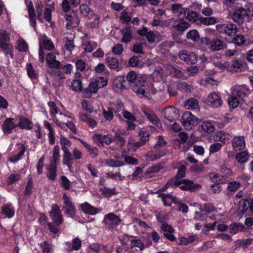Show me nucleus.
<instances>
[{
	"mask_svg": "<svg viewBox=\"0 0 253 253\" xmlns=\"http://www.w3.org/2000/svg\"><path fill=\"white\" fill-rule=\"evenodd\" d=\"M200 122L190 112L188 111L183 113L181 118L182 124L187 130L191 129L193 126L198 125Z\"/></svg>",
	"mask_w": 253,
	"mask_h": 253,
	"instance_id": "1",
	"label": "nucleus"
},
{
	"mask_svg": "<svg viewBox=\"0 0 253 253\" xmlns=\"http://www.w3.org/2000/svg\"><path fill=\"white\" fill-rule=\"evenodd\" d=\"M202 42L212 51L221 50L226 48V43L217 38L210 41L208 38H204L202 39Z\"/></svg>",
	"mask_w": 253,
	"mask_h": 253,
	"instance_id": "2",
	"label": "nucleus"
},
{
	"mask_svg": "<svg viewBox=\"0 0 253 253\" xmlns=\"http://www.w3.org/2000/svg\"><path fill=\"white\" fill-rule=\"evenodd\" d=\"M216 28L220 33H224L229 37H232L236 34L238 30L236 26L233 24H217Z\"/></svg>",
	"mask_w": 253,
	"mask_h": 253,
	"instance_id": "3",
	"label": "nucleus"
},
{
	"mask_svg": "<svg viewBox=\"0 0 253 253\" xmlns=\"http://www.w3.org/2000/svg\"><path fill=\"white\" fill-rule=\"evenodd\" d=\"M63 199L65 206L63 208L65 214L71 217H73L76 213V209L74 205L72 204L71 198L66 194H64Z\"/></svg>",
	"mask_w": 253,
	"mask_h": 253,
	"instance_id": "4",
	"label": "nucleus"
},
{
	"mask_svg": "<svg viewBox=\"0 0 253 253\" xmlns=\"http://www.w3.org/2000/svg\"><path fill=\"white\" fill-rule=\"evenodd\" d=\"M249 11L243 8H240L234 11L231 17L235 22L243 23L244 18L249 15Z\"/></svg>",
	"mask_w": 253,
	"mask_h": 253,
	"instance_id": "5",
	"label": "nucleus"
},
{
	"mask_svg": "<svg viewBox=\"0 0 253 253\" xmlns=\"http://www.w3.org/2000/svg\"><path fill=\"white\" fill-rule=\"evenodd\" d=\"M65 18L67 21L66 27L69 29L76 27L79 24L80 21V18L76 13L74 12L66 13Z\"/></svg>",
	"mask_w": 253,
	"mask_h": 253,
	"instance_id": "6",
	"label": "nucleus"
},
{
	"mask_svg": "<svg viewBox=\"0 0 253 253\" xmlns=\"http://www.w3.org/2000/svg\"><path fill=\"white\" fill-rule=\"evenodd\" d=\"M92 139L98 146L102 145L103 144L109 145L114 140L113 136L111 134H95L93 135Z\"/></svg>",
	"mask_w": 253,
	"mask_h": 253,
	"instance_id": "7",
	"label": "nucleus"
},
{
	"mask_svg": "<svg viewBox=\"0 0 253 253\" xmlns=\"http://www.w3.org/2000/svg\"><path fill=\"white\" fill-rule=\"evenodd\" d=\"M208 103L213 108H218L222 105V101L219 95L215 92H212L208 96Z\"/></svg>",
	"mask_w": 253,
	"mask_h": 253,
	"instance_id": "8",
	"label": "nucleus"
},
{
	"mask_svg": "<svg viewBox=\"0 0 253 253\" xmlns=\"http://www.w3.org/2000/svg\"><path fill=\"white\" fill-rule=\"evenodd\" d=\"M171 28L178 32H183L189 26V23L184 20V18H177L172 19Z\"/></svg>",
	"mask_w": 253,
	"mask_h": 253,
	"instance_id": "9",
	"label": "nucleus"
},
{
	"mask_svg": "<svg viewBox=\"0 0 253 253\" xmlns=\"http://www.w3.org/2000/svg\"><path fill=\"white\" fill-rule=\"evenodd\" d=\"M233 149L235 151H241L246 146V141L244 136H235L232 141Z\"/></svg>",
	"mask_w": 253,
	"mask_h": 253,
	"instance_id": "10",
	"label": "nucleus"
},
{
	"mask_svg": "<svg viewBox=\"0 0 253 253\" xmlns=\"http://www.w3.org/2000/svg\"><path fill=\"white\" fill-rule=\"evenodd\" d=\"M103 221L106 225L113 228L120 223L121 220L116 214L109 213L104 216Z\"/></svg>",
	"mask_w": 253,
	"mask_h": 253,
	"instance_id": "11",
	"label": "nucleus"
},
{
	"mask_svg": "<svg viewBox=\"0 0 253 253\" xmlns=\"http://www.w3.org/2000/svg\"><path fill=\"white\" fill-rule=\"evenodd\" d=\"M50 216L54 223L60 225L62 223V217L59 207L56 204L52 205V210L50 212Z\"/></svg>",
	"mask_w": 253,
	"mask_h": 253,
	"instance_id": "12",
	"label": "nucleus"
},
{
	"mask_svg": "<svg viewBox=\"0 0 253 253\" xmlns=\"http://www.w3.org/2000/svg\"><path fill=\"white\" fill-rule=\"evenodd\" d=\"M163 112L165 119L170 123L173 122L178 116V110L173 107L165 108Z\"/></svg>",
	"mask_w": 253,
	"mask_h": 253,
	"instance_id": "13",
	"label": "nucleus"
},
{
	"mask_svg": "<svg viewBox=\"0 0 253 253\" xmlns=\"http://www.w3.org/2000/svg\"><path fill=\"white\" fill-rule=\"evenodd\" d=\"M121 33L122 35L121 42L127 43L130 42L133 39V28L129 26H126L121 30Z\"/></svg>",
	"mask_w": 253,
	"mask_h": 253,
	"instance_id": "14",
	"label": "nucleus"
},
{
	"mask_svg": "<svg viewBox=\"0 0 253 253\" xmlns=\"http://www.w3.org/2000/svg\"><path fill=\"white\" fill-rule=\"evenodd\" d=\"M1 212L5 217L11 218L14 216L15 210L13 205L9 203L1 207Z\"/></svg>",
	"mask_w": 253,
	"mask_h": 253,
	"instance_id": "15",
	"label": "nucleus"
},
{
	"mask_svg": "<svg viewBox=\"0 0 253 253\" xmlns=\"http://www.w3.org/2000/svg\"><path fill=\"white\" fill-rule=\"evenodd\" d=\"M180 59L185 62L187 64H194L197 61V56L193 52L187 53L186 51H183L179 54Z\"/></svg>",
	"mask_w": 253,
	"mask_h": 253,
	"instance_id": "16",
	"label": "nucleus"
},
{
	"mask_svg": "<svg viewBox=\"0 0 253 253\" xmlns=\"http://www.w3.org/2000/svg\"><path fill=\"white\" fill-rule=\"evenodd\" d=\"M143 112L145 117L151 123L155 125L158 128L161 127L162 125L160 123V120L152 111L149 109L146 108L143 109Z\"/></svg>",
	"mask_w": 253,
	"mask_h": 253,
	"instance_id": "17",
	"label": "nucleus"
},
{
	"mask_svg": "<svg viewBox=\"0 0 253 253\" xmlns=\"http://www.w3.org/2000/svg\"><path fill=\"white\" fill-rule=\"evenodd\" d=\"M171 10L172 13L176 15L178 18H183L185 16L187 8L183 7L181 4L174 3L171 5Z\"/></svg>",
	"mask_w": 253,
	"mask_h": 253,
	"instance_id": "18",
	"label": "nucleus"
},
{
	"mask_svg": "<svg viewBox=\"0 0 253 253\" xmlns=\"http://www.w3.org/2000/svg\"><path fill=\"white\" fill-rule=\"evenodd\" d=\"M174 185L175 186H179L180 189L182 190H191L195 188L193 182L186 179L180 181L175 180Z\"/></svg>",
	"mask_w": 253,
	"mask_h": 253,
	"instance_id": "19",
	"label": "nucleus"
},
{
	"mask_svg": "<svg viewBox=\"0 0 253 253\" xmlns=\"http://www.w3.org/2000/svg\"><path fill=\"white\" fill-rule=\"evenodd\" d=\"M232 93L241 98L245 97L248 93V90L245 85H236L232 89Z\"/></svg>",
	"mask_w": 253,
	"mask_h": 253,
	"instance_id": "20",
	"label": "nucleus"
},
{
	"mask_svg": "<svg viewBox=\"0 0 253 253\" xmlns=\"http://www.w3.org/2000/svg\"><path fill=\"white\" fill-rule=\"evenodd\" d=\"M79 118L80 121L85 123L91 128H94L97 125L96 121L89 115H87L85 113L80 112L79 114Z\"/></svg>",
	"mask_w": 253,
	"mask_h": 253,
	"instance_id": "21",
	"label": "nucleus"
},
{
	"mask_svg": "<svg viewBox=\"0 0 253 253\" xmlns=\"http://www.w3.org/2000/svg\"><path fill=\"white\" fill-rule=\"evenodd\" d=\"M42 48L49 50L54 48L52 42L45 35L39 38V48Z\"/></svg>",
	"mask_w": 253,
	"mask_h": 253,
	"instance_id": "22",
	"label": "nucleus"
},
{
	"mask_svg": "<svg viewBox=\"0 0 253 253\" xmlns=\"http://www.w3.org/2000/svg\"><path fill=\"white\" fill-rule=\"evenodd\" d=\"M46 61L49 68H61V62L56 60V56L53 53L47 54Z\"/></svg>",
	"mask_w": 253,
	"mask_h": 253,
	"instance_id": "23",
	"label": "nucleus"
},
{
	"mask_svg": "<svg viewBox=\"0 0 253 253\" xmlns=\"http://www.w3.org/2000/svg\"><path fill=\"white\" fill-rule=\"evenodd\" d=\"M80 208L83 212L88 214L95 215L99 211L97 208L92 207L87 202L81 204Z\"/></svg>",
	"mask_w": 253,
	"mask_h": 253,
	"instance_id": "24",
	"label": "nucleus"
},
{
	"mask_svg": "<svg viewBox=\"0 0 253 253\" xmlns=\"http://www.w3.org/2000/svg\"><path fill=\"white\" fill-rule=\"evenodd\" d=\"M13 119L8 118L4 122L2 128L4 133H10L11 130L17 126V125L13 122Z\"/></svg>",
	"mask_w": 253,
	"mask_h": 253,
	"instance_id": "25",
	"label": "nucleus"
},
{
	"mask_svg": "<svg viewBox=\"0 0 253 253\" xmlns=\"http://www.w3.org/2000/svg\"><path fill=\"white\" fill-rule=\"evenodd\" d=\"M60 147L56 145L53 149L50 164L57 165L60 162Z\"/></svg>",
	"mask_w": 253,
	"mask_h": 253,
	"instance_id": "26",
	"label": "nucleus"
},
{
	"mask_svg": "<svg viewBox=\"0 0 253 253\" xmlns=\"http://www.w3.org/2000/svg\"><path fill=\"white\" fill-rule=\"evenodd\" d=\"M60 116L57 117L56 116L52 117L54 123L61 128L64 129L65 125L67 120V116L64 115L62 113H59Z\"/></svg>",
	"mask_w": 253,
	"mask_h": 253,
	"instance_id": "27",
	"label": "nucleus"
},
{
	"mask_svg": "<svg viewBox=\"0 0 253 253\" xmlns=\"http://www.w3.org/2000/svg\"><path fill=\"white\" fill-rule=\"evenodd\" d=\"M108 67L112 70L119 71L121 70L118 60L113 57H108L106 60Z\"/></svg>",
	"mask_w": 253,
	"mask_h": 253,
	"instance_id": "28",
	"label": "nucleus"
},
{
	"mask_svg": "<svg viewBox=\"0 0 253 253\" xmlns=\"http://www.w3.org/2000/svg\"><path fill=\"white\" fill-rule=\"evenodd\" d=\"M65 245L68 246L67 248H65V250L66 251L71 252L73 250L76 251L79 250L81 247L82 242L79 238L77 237L73 240L72 247H70L71 243L69 242L65 243Z\"/></svg>",
	"mask_w": 253,
	"mask_h": 253,
	"instance_id": "29",
	"label": "nucleus"
},
{
	"mask_svg": "<svg viewBox=\"0 0 253 253\" xmlns=\"http://www.w3.org/2000/svg\"><path fill=\"white\" fill-rule=\"evenodd\" d=\"M45 127L48 130V137L49 143L52 145L55 143V131L51 124L47 121L43 122Z\"/></svg>",
	"mask_w": 253,
	"mask_h": 253,
	"instance_id": "30",
	"label": "nucleus"
},
{
	"mask_svg": "<svg viewBox=\"0 0 253 253\" xmlns=\"http://www.w3.org/2000/svg\"><path fill=\"white\" fill-rule=\"evenodd\" d=\"M57 166L55 165L49 164L47 168L46 174L47 177L52 181H54L57 177Z\"/></svg>",
	"mask_w": 253,
	"mask_h": 253,
	"instance_id": "31",
	"label": "nucleus"
},
{
	"mask_svg": "<svg viewBox=\"0 0 253 253\" xmlns=\"http://www.w3.org/2000/svg\"><path fill=\"white\" fill-rule=\"evenodd\" d=\"M129 246L132 249L135 248L136 251H142L145 248L144 244L136 238L130 240Z\"/></svg>",
	"mask_w": 253,
	"mask_h": 253,
	"instance_id": "32",
	"label": "nucleus"
},
{
	"mask_svg": "<svg viewBox=\"0 0 253 253\" xmlns=\"http://www.w3.org/2000/svg\"><path fill=\"white\" fill-rule=\"evenodd\" d=\"M177 164H173L171 166L173 169H178L177 172L175 176V180H177L185 175L186 167L184 165H180L179 167L177 166Z\"/></svg>",
	"mask_w": 253,
	"mask_h": 253,
	"instance_id": "33",
	"label": "nucleus"
},
{
	"mask_svg": "<svg viewBox=\"0 0 253 253\" xmlns=\"http://www.w3.org/2000/svg\"><path fill=\"white\" fill-rule=\"evenodd\" d=\"M184 107L188 110H198V102L194 98H190L185 102Z\"/></svg>",
	"mask_w": 253,
	"mask_h": 253,
	"instance_id": "34",
	"label": "nucleus"
},
{
	"mask_svg": "<svg viewBox=\"0 0 253 253\" xmlns=\"http://www.w3.org/2000/svg\"><path fill=\"white\" fill-rule=\"evenodd\" d=\"M80 12L84 17H87L88 18H92L94 13L91 11L90 7L87 4H82L80 7Z\"/></svg>",
	"mask_w": 253,
	"mask_h": 253,
	"instance_id": "35",
	"label": "nucleus"
},
{
	"mask_svg": "<svg viewBox=\"0 0 253 253\" xmlns=\"http://www.w3.org/2000/svg\"><path fill=\"white\" fill-rule=\"evenodd\" d=\"M229 229L231 233L236 234L239 232L244 231L245 230L244 225L239 222L233 223L230 225Z\"/></svg>",
	"mask_w": 253,
	"mask_h": 253,
	"instance_id": "36",
	"label": "nucleus"
},
{
	"mask_svg": "<svg viewBox=\"0 0 253 253\" xmlns=\"http://www.w3.org/2000/svg\"><path fill=\"white\" fill-rule=\"evenodd\" d=\"M103 163L107 166L110 167H119L124 165V162L121 160H114L112 159L105 160Z\"/></svg>",
	"mask_w": 253,
	"mask_h": 253,
	"instance_id": "37",
	"label": "nucleus"
},
{
	"mask_svg": "<svg viewBox=\"0 0 253 253\" xmlns=\"http://www.w3.org/2000/svg\"><path fill=\"white\" fill-rule=\"evenodd\" d=\"M97 46V44L94 42L84 41L83 42V47L86 52H90L94 49L96 48Z\"/></svg>",
	"mask_w": 253,
	"mask_h": 253,
	"instance_id": "38",
	"label": "nucleus"
},
{
	"mask_svg": "<svg viewBox=\"0 0 253 253\" xmlns=\"http://www.w3.org/2000/svg\"><path fill=\"white\" fill-rule=\"evenodd\" d=\"M162 167L160 164H156L148 168L146 171V175L149 177H152L155 175L161 169Z\"/></svg>",
	"mask_w": 253,
	"mask_h": 253,
	"instance_id": "39",
	"label": "nucleus"
},
{
	"mask_svg": "<svg viewBox=\"0 0 253 253\" xmlns=\"http://www.w3.org/2000/svg\"><path fill=\"white\" fill-rule=\"evenodd\" d=\"M19 123L17 125V126H19L21 128L30 129L31 128L30 121L25 117H19Z\"/></svg>",
	"mask_w": 253,
	"mask_h": 253,
	"instance_id": "40",
	"label": "nucleus"
},
{
	"mask_svg": "<svg viewBox=\"0 0 253 253\" xmlns=\"http://www.w3.org/2000/svg\"><path fill=\"white\" fill-rule=\"evenodd\" d=\"M185 16L183 17L184 19H186L191 22H195L198 19L199 15L197 12L191 11L187 8V10L185 12Z\"/></svg>",
	"mask_w": 253,
	"mask_h": 253,
	"instance_id": "41",
	"label": "nucleus"
},
{
	"mask_svg": "<svg viewBox=\"0 0 253 253\" xmlns=\"http://www.w3.org/2000/svg\"><path fill=\"white\" fill-rule=\"evenodd\" d=\"M252 241L251 239L237 240L235 242V247L236 248L242 247L243 249H246L252 244Z\"/></svg>",
	"mask_w": 253,
	"mask_h": 253,
	"instance_id": "42",
	"label": "nucleus"
},
{
	"mask_svg": "<svg viewBox=\"0 0 253 253\" xmlns=\"http://www.w3.org/2000/svg\"><path fill=\"white\" fill-rule=\"evenodd\" d=\"M236 159L241 164L247 162L249 159V154L246 151L238 153L236 155Z\"/></svg>",
	"mask_w": 253,
	"mask_h": 253,
	"instance_id": "43",
	"label": "nucleus"
},
{
	"mask_svg": "<svg viewBox=\"0 0 253 253\" xmlns=\"http://www.w3.org/2000/svg\"><path fill=\"white\" fill-rule=\"evenodd\" d=\"M133 91L135 92L139 97H147V93L146 92L145 87L144 86H138L135 85L132 88Z\"/></svg>",
	"mask_w": 253,
	"mask_h": 253,
	"instance_id": "44",
	"label": "nucleus"
},
{
	"mask_svg": "<svg viewBox=\"0 0 253 253\" xmlns=\"http://www.w3.org/2000/svg\"><path fill=\"white\" fill-rule=\"evenodd\" d=\"M231 68L235 72H240L246 68V65L239 60H235L232 63Z\"/></svg>",
	"mask_w": 253,
	"mask_h": 253,
	"instance_id": "45",
	"label": "nucleus"
},
{
	"mask_svg": "<svg viewBox=\"0 0 253 253\" xmlns=\"http://www.w3.org/2000/svg\"><path fill=\"white\" fill-rule=\"evenodd\" d=\"M113 139V141H115L120 147H122L126 143L125 139L121 135L120 132L118 131L115 133Z\"/></svg>",
	"mask_w": 253,
	"mask_h": 253,
	"instance_id": "46",
	"label": "nucleus"
},
{
	"mask_svg": "<svg viewBox=\"0 0 253 253\" xmlns=\"http://www.w3.org/2000/svg\"><path fill=\"white\" fill-rule=\"evenodd\" d=\"M26 68L28 76L31 79H37L38 77V73L34 69L33 67L30 63L27 64Z\"/></svg>",
	"mask_w": 253,
	"mask_h": 253,
	"instance_id": "47",
	"label": "nucleus"
},
{
	"mask_svg": "<svg viewBox=\"0 0 253 253\" xmlns=\"http://www.w3.org/2000/svg\"><path fill=\"white\" fill-rule=\"evenodd\" d=\"M0 47L2 49L5 54H9L11 55V56H12L11 53L13 47L8 42H0Z\"/></svg>",
	"mask_w": 253,
	"mask_h": 253,
	"instance_id": "48",
	"label": "nucleus"
},
{
	"mask_svg": "<svg viewBox=\"0 0 253 253\" xmlns=\"http://www.w3.org/2000/svg\"><path fill=\"white\" fill-rule=\"evenodd\" d=\"M17 48L20 51L25 52L28 49V46L23 39L19 38L17 42Z\"/></svg>",
	"mask_w": 253,
	"mask_h": 253,
	"instance_id": "49",
	"label": "nucleus"
},
{
	"mask_svg": "<svg viewBox=\"0 0 253 253\" xmlns=\"http://www.w3.org/2000/svg\"><path fill=\"white\" fill-rule=\"evenodd\" d=\"M63 164H67V162H69L73 160L72 154L69 150V149L63 150Z\"/></svg>",
	"mask_w": 253,
	"mask_h": 253,
	"instance_id": "50",
	"label": "nucleus"
},
{
	"mask_svg": "<svg viewBox=\"0 0 253 253\" xmlns=\"http://www.w3.org/2000/svg\"><path fill=\"white\" fill-rule=\"evenodd\" d=\"M124 79L122 77H119L116 79L113 84V87L114 89H123L126 88L125 85L123 84Z\"/></svg>",
	"mask_w": 253,
	"mask_h": 253,
	"instance_id": "51",
	"label": "nucleus"
},
{
	"mask_svg": "<svg viewBox=\"0 0 253 253\" xmlns=\"http://www.w3.org/2000/svg\"><path fill=\"white\" fill-rule=\"evenodd\" d=\"M92 18H93V20L91 22H89L87 23L86 26L88 28L94 29L97 28L99 24V20L100 17L98 15L94 14L92 16Z\"/></svg>",
	"mask_w": 253,
	"mask_h": 253,
	"instance_id": "52",
	"label": "nucleus"
},
{
	"mask_svg": "<svg viewBox=\"0 0 253 253\" xmlns=\"http://www.w3.org/2000/svg\"><path fill=\"white\" fill-rule=\"evenodd\" d=\"M95 72L97 74H104L108 75L109 72L104 63H99L94 68Z\"/></svg>",
	"mask_w": 253,
	"mask_h": 253,
	"instance_id": "53",
	"label": "nucleus"
},
{
	"mask_svg": "<svg viewBox=\"0 0 253 253\" xmlns=\"http://www.w3.org/2000/svg\"><path fill=\"white\" fill-rule=\"evenodd\" d=\"M60 142L62 150L69 149L71 146L70 140L62 135L60 136Z\"/></svg>",
	"mask_w": 253,
	"mask_h": 253,
	"instance_id": "54",
	"label": "nucleus"
},
{
	"mask_svg": "<svg viewBox=\"0 0 253 253\" xmlns=\"http://www.w3.org/2000/svg\"><path fill=\"white\" fill-rule=\"evenodd\" d=\"M229 106L232 108L237 107L239 104V99L234 95H230L228 99Z\"/></svg>",
	"mask_w": 253,
	"mask_h": 253,
	"instance_id": "55",
	"label": "nucleus"
},
{
	"mask_svg": "<svg viewBox=\"0 0 253 253\" xmlns=\"http://www.w3.org/2000/svg\"><path fill=\"white\" fill-rule=\"evenodd\" d=\"M187 37L195 42L198 41L200 39V36L198 31L196 30H192L187 34Z\"/></svg>",
	"mask_w": 253,
	"mask_h": 253,
	"instance_id": "56",
	"label": "nucleus"
},
{
	"mask_svg": "<svg viewBox=\"0 0 253 253\" xmlns=\"http://www.w3.org/2000/svg\"><path fill=\"white\" fill-rule=\"evenodd\" d=\"M218 139L223 143H228L230 139V135L223 131H220L218 134Z\"/></svg>",
	"mask_w": 253,
	"mask_h": 253,
	"instance_id": "57",
	"label": "nucleus"
},
{
	"mask_svg": "<svg viewBox=\"0 0 253 253\" xmlns=\"http://www.w3.org/2000/svg\"><path fill=\"white\" fill-rule=\"evenodd\" d=\"M202 126L204 131L208 133H211L214 131V127L212 123L210 122H204L202 124Z\"/></svg>",
	"mask_w": 253,
	"mask_h": 253,
	"instance_id": "58",
	"label": "nucleus"
},
{
	"mask_svg": "<svg viewBox=\"0 0 253 253\" xmlns=\"http://www.w3.org/2000/svg\"><path fill=\"white\" fill-rule=\"evenodd\" d=\"M60 69H61L55 68V69L51 71L50 73L54 77L57 78L60 80H63L65 77L64 73L61 71Z\"/></svg>",
	"mask_w": 253,
	"mask_h": 253,
	"instance_id": "59",
	"label": "nucleus"
},
{
	"mask_svg": "<svg viewBox=\"0 0 253 253\" xmlns=\"http://www.w3.org/2000/svg\"><path fill=\"white\" fill-rule=\"evenodd\" d=\"M21 178L20 174L12 173L7 177V182L8 184H11L19 181Z\"/></svg>",
	"mask_w": 253,
	"mask_h": 253,
	"instance_id": "60",
	"label": "nucleus"
},
{
	"mask_svg": "<svg viewBox=\"0 0 253 253\" xmlns=\"http://www.w3.org/2000/svg\"><path fill=\"white\" fill-rule=\"evenodd\" d=\"M47 105L50 108L49 113L52 118L56 116V114L58 113V109L55 103L53 101H49L48 102Z\"/></svg>",
	"mask_w": 253,
	"mask_h": 253,
	"instance_id": "61",
	"label": "nucleus"
},
{
	"mask_svg": "<svg viewBox=\"0 0 253 253\" xmlns=\"http://www.w3.org/2000/svg\"><path fill=\"white\" fill-rule=\"evenodd\" d=\"M25 152V148L24 147H22L21 151L16 155H14L12 156H11L9 158V160L13 163H15L18 161L21 157L24 154Z\"/></svg>",
	"mask_w": 253,
	"mask_h": 253,
	"instance_id": "62",
	"label": "nucleus"
},
{
	"mask_svg": "<svg viewBox=\"0 0 253 253\" xmlns=\"http://www.w3.org/2000/svg\"><path fill=\"white\" fill-rule=\"evenodd\" d=\"M61 184L62 186L66 190L69 189L71 185V182L64 175H62L60 177Z\"/></svg>",
	"mask_w": 253,
	"mask_h": 253,
	"instance_id": "63",
	"label": "nucleus"
},
{
	"mask_svg": "<svg viewBox=\"0 0 253 253\" xmlns=\"http://www.w3.org/2000/svg\"><path fill=\"white\" fill-rule=\"evenodd\" d=\"M40 246L42 248L43 253H51L52 251L51 245L46 242H43L41 243Z\"/></svg>",
	"mask_w": 253,
	"mask_h": 253,
	"instance_id": "64",
	"label": "nucleus"
}]
</instances>
